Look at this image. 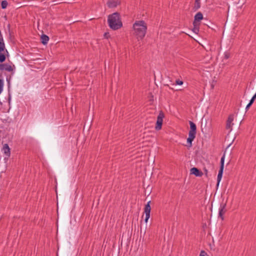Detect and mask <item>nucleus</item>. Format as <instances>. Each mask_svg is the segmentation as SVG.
<instances>
[{"label":"nucleus","instance_id":"nucleus-31","mask_svg":"<svg viewBox=\"0 0 256 256\" xmlns=\"http://www.w3.org/2000/svg\"><path fill=\"white\" fill-rule=\"evenodd\" d=\"M204 172H205V175L207 177L208 176V171L206 169H205L204 170Z\"/></svg>","mask_w":256,"mask_h":256},{"label":"nucleus","instance_id":"nucleus-7","mask_svg":"<svg viewBox=\"0 0 256 256\" xmlns=\"http://www.w3.org/2000/svg\"><path fill=\"white\" fill-rule=\"evenodd\" d=\"M107 6L109 8H114L120 4V0H108Z\"/></svg>","mask_w":256,"mask_h":256},{"label":"nucleus","instance_id":"nucleus-28","mask_svg":"<svg viewBox=\"0 0 256 256\" xmlns=\"http://www.w3.org/2000/svg\"><path fill=\"white\" fill-rule=\"evenodd\" d=\"M224 167H222V166H220V170L218 171V174H222L223 171H224Z\"/></svg>","mask_w":256,"mask_h":256},{"label":"nucleus","instance_id":"nucleus-27","mask_svg":"<svg viewBox=\"0 0 256 256\" xmlns=\"http://www.w3.org/2000/svg\"><path fill=\"white\" fill-rule=\"evenodd\" d=\"M104 36V37L107 39H108L110 37V34L108 32H105Z\"/></svg>","mask_w":256,"mask_h":256},{"label":"nucleus","instance_id":"nucleus-5","mask_svg":"<svg viewBox=\"0 0 256 256\" xmlns=\"http://www.w3.org/2000/svg\"><path fill=\"white\" fill-rule=\"evenodd\" d=\"M150 203V201H149L148 202L147 204H146V206H144V212L146 214V218H145V220H144V221L146 222H148V220L150 217V210H151Z\"/></svg>","mask_w":256,"mask_h":256},{"label":"nucleus","instance_id":"nucleus-19","mask_svg":"<svg viewBox=\"0 0 256 256\" xmlns=\"http://www.w3.org/2000/svg\"><path fill=\"white\" fill-rule=\"evenodd\" d=\"M199 25H200V24H197L196 26H194V28L192 30L196 34H198V32H199Z\"/></svg>","mask_w":256,"mask_h":256},{"label":"nucleus","instance_id":"nucleus-18","mask_svg":"<svg viewBox=\"0 0 256 256\" xmlns=\"http://www.w3.org/2000/svg\"><path fill=\"white\" fill-rule=\"evenodd\" d=\"M8 5V2L6 0H2L1 2V6L2 9L6 8Z\"/></svg>","mask_w":256,"mask_h":256},{"label":"nucleus","instance_id":"nucleus-25","mask_svg":"<svg viewBox=\"0 0 256 256\" xmlns=\"http://www.w3.org/2000/svg\"><path fill=\"white\" fill-rule=\"evenodd\" d=\"M207 255V253L204 250H202L200 254V256H206Z\"/></svg>","mask_w":256,"mask_h":256},{"label":"nucleus","instance_id":"nucleus-12","mask_svg":"<svg viewBox=\"0 0 256 256\" xmlns=\"http://www.w3.org/2000/svg\"><path fill=\"white\" fill-rule=\"evenodd\" d=\"M190 174L195 175L196 176H202L203 174L202 172L200 171L196 168H192L190 170Z\"/></svg>","mask_w":256,"mask_h":256},{"label":"nucleus","instance_id":"nucleus-3","mask_svg":"<svg viewBox=\"0 0 256 256\" xmlns=\"http://www.w3.org/2000/svg\"><path fill=\"white\" fill-rule=\"evenodd\" d=\"M164 117V114L162 111H160L157 118V120L155 129L157 130H160L162 128V126L163 122V118Z\"/></svg>","mask_w":256,"mask_h":256},{"label":"nucleus","instance_id":"nucleus-24","mask_svg":"<svg viewBox=\"0 0 256 256\" xmlns=\"http://www.w3.org/2000/svg\"><path fill=\"white\" fill-rule=\"evenodd\" d=\"M230 56V53L228 52H224V58L225 59H228Z\"/></svg>","mask_w":256,"mask_h":256},{"label":"nucleus","instance_id":"nucleus-21","mask_svg":"<svg viewBox=\"0 0 256 256\" xmlns=\"http://www.w3.org/2000/svg\"><path fill=\"white\" fill-rule=\"evenodd\" d=\"M225 154H224L220 160V166L224 167Z\"/></svg>","mask_w":256,"mask_h":256},{"label":"nucleus","instance_id":"nucleus-8","mask_svg":"<svg viewBox=\"0 0 256 256\" xmlns=\"http://www.w3.org/2000/svg\"><path fill=\"white\" fill-rule=\"evenodd\" d=\"M226 204H221L220 205V207L219 208V212H218V216L222 220H224V215L226 212Z\"/></svg>","mask_w":256,"mask_h":256},{"label":"nucleus","instance_id":"nucleus-20","mask_svg":"<svg viewBox=\"0 0 256 256\" xmlns=\"http://www.w3.org/2000/svg\"><path fill=\"white\" fill-rule=\"evenodd\" d=\"M222 174H218V177H217V186H218L219 185V184L220 182V181L221 180H222Z\"/></svg>","mask_w":256,"mask_h":256},{"label":"nucleus","instance_id":"nucleus-11","mask_svg":"<svg viewBox=\"0 0 256 256\" xmlns=\"http://www.w3.org/2000/svg\"><path fill=\"white\" fill-rule=\"evenodd\" d=\"M4 50H6V52H8L7 50H6L5 44L2 32L0 30V52H2Z\"/></svg>","mask_w":256,"mask_h":256},{"label":"nucleus","instance_id":"nucleus-15","mask_svg":"<svg viewBox=\"0 0 256 256\" xmlns=\"http://www.w3.org/2000/svg\"><path fill=\"white\" fill-rule=\"evenodd\" d=\"M49 40V38L48 36L43 34L41 36L42 42L44 44H46L48 43Z\"/></svg>","mask_w":256,"mask_h":256},{"label":"nucleus","instance_id":"nucleus-32","mask_svg":"<svg viewBox=\"0 0 256 256\" xmlns=\"http://www.w3.org/2000/svg\"><path fill=\"white\" fill-rule=\"evenodd\" d=\"M230 144H229V145H228V147H229V146H230Z\"/></svg>","mask_w":256,"mask_h":256},{"label":"nucleus","instance_id":"nucleus-23","mask_svg":"<svg viewBox=\"0 0 256 256\" xmlns=\"http://www.w3.org/2000/svg\"><path fill=\"white\" fill-rule=\"evenodd\" d=\"M256 93L253 96L250 100V104H252L254 103V100H256Z\"/></svg>","mask_w":256,"mask_h":256},{"label":"nucleus","instance_id":"nucleus-9","mask_svg":"<svg viewBox=\"0 0 256 256\" xmlns=\"http://www.w3.org/2000/svg\"><path fill=\"white\" fill-rule=\"evenodd\" d=\"M189 124L190 125V130L188 134L196 136V124L192 121H190Z\"/></svg>","mask_w":256,"mask_h":256},{"label":"nucleus","instance_id":"nucleus-10","mask_svg":"<svg viewBox=\"0 0 256 256\" xmlns=\"http://www.w3.org/2000/svg\"><path fill=\"white\" fill-rule=\"evenodd\" d=\"M203 16L202 12H198L194 16V22H193L194 26H196L197 24H198V22L200 20H202Z\"/></svg>","mask_w":256,"mask_h":256},{"label":"nucleus","instance_id":"nucleus-1","mask_svg":"<svg viewBox=\"0 0 256 256\" xmlns=\"http://www.w3.org/2000/svg\"><path fill=\"white\" fill-rule=\"evenodd\" d=\"M134 34L138 40H142L146 36L147 30L146 23L144 20H137L132 26Z\"/></svg>","mask_w":256,"mask_h":256},{"label":"nucleus","instance_id":"nucleus-16","mask_svg":"<svg viewBox=\"0 0 256 256\" xmlns=\"http://www.w3.org/2000/svg\"><path fill=\"white\" fill-rule=\"evenodd\" d=\"M200 7V1L195 0L194 1V5L193 9L196 11L199 9Z\"/></svg>","mask_w":256,"mask_h":256},{"label":"nucleus","instance_id":"nucleus-4","mask_svg":"<svg viewBox=\"0 0 256 256\" xmlns=\"http://www.w3.org/2000/svg\"><path fill=\"white\" fill-rule=\"evenodd\" d=\"M15 66L14 65L11 66L8 64H0V70H6L8 72H12V74L14 73Z\"/></svg>","mask_w":256,"mask_h":256},{"label":"nucleus","instance_id":"nucleus-13","mask_svg":"<svg viewBox=\"0 0 256 256\" xmlns=\"http://www.w3.org/2000/svg\"><path fill=\"white\" fill-rule=\"evenodd\" d=\"M2 150L4 151V154L8 156V157H10V149L9 148V146L8 144H5L2 148Z\"/></svg>","mask_w":256,"mask_h":256},{"label":"nucleus","instance_id":"nucleus-30","mask_svg":"<svg viewBox=\"0 0 256 256\" xmlns=\"http://www.w3.org/2000/svg\"><path fill=\"white\" fill-rule=\"evenodd\" d=\"M10 78H11L10 76L9 77H8V76L6 77V81L8 82V84L10 83Z\"/></svg>","mask_w":256,"mask_h":256},{"label":"nucleus","instance_id":"nucleus-22","mask_svg":"<svg viewBox=\"0 0 256 256\" xmlns=\"http://www.w3.org/2000/svg\"><path fill=\"white\" fill-rule=\"evenodd\" d=\"M4 86V81L2 79H0V94L2 93V91Z\"/></svg>","mask_w":256,"mask_h":256},{"label":"nucleus","instance_id":"nucleus-2","mask_svg":"<svg viewBox=\"0 0 256 256\" xmlns=\"http://www.w3.org/2000/svg\"><path fill=\"white\" fill-rule=\"evenodd\" d=\"M108 22L110 28L113 30L120 29L122 26L120 14L118 12L108 16Z\"/></svg>","mask_w":256,"mask_h":256},{"label":"nucleus","instance_id":"nucleus-17","mask_svg":"<svg viewBox=\"0 0 256 256\" xmlns=\"http://www.w3.org/2000/svg\"><path fill=\"white\" fill-rule=\"evenodd\" d=\"M6 59V57L5 54H2V52H0V64L4 62Z\"/></svg>","mask_w":256,"mask_h":256},{"label":"nucleus","instance_id":"nucleus-26","mask_svg":"<svg viewBox=\"0 0 256 256\" xmlns=\"http://www.w3.org/2000/svg\"><path fill=\"white\" fill-rule=\"evenodd\" d=\"M176 84L182 85V84H183V82L182 81V80H176Z\"/></svg>","mask_w":256,"mask_h":256},{"label":"nucleus","instance_id":"nucleus-29","mask_svg":"<svg viewBox=\"0 0 256 256\" xmlns=\"http://www.w3.org/2000/svg\"><path fill=\"white\" fill-rule=\"evenodd\" d=\"M252 105V104H250V102H249V103L247 104L246 108V110H248Z\"/></svg>","mask_w":256,"mask_h":256},{"label":"nucleus","instance_id":"nucleus-14","mask_svg":"<svg viewBox=\"0 0 256 256\" xmlns=\"http://www.w3.org/2000/svg\"><path fill=\"white\" fill-rule=\"evenodd\" d=\"M196 136L188 134V138H187V142L188 144V146L190 148L192 146V142L195 138Z\"/></svg>","mask_w":256,"mask_h":256},{"label":"nucleus","instance_id":"nucleus-6","mask_svg":"<svg viewBox=\"0 0 256 256\" xmlns=\"http://www.w3.org/2000/svg\"><path fill=\"white\" fill-rule=\"evenodd\" d=\"M234 119V115L230 114L228 116V118L226 120V128L227 130H230V131H231L232 130V126L234 125V123L232 122Z\"/></svg>","mask_w":256,"mask_h":256}]
</instances>
